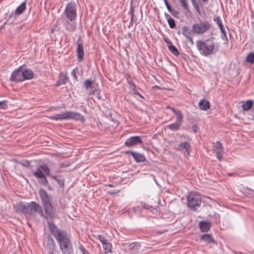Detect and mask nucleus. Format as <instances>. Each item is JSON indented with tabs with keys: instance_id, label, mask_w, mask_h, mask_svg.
<instances>
[{
	"instance_id": "nucleus-1",
	"label": "nucleus",
	"mask_w": 254,
	"mask_h": 254,
	"mask_svg": "<svg viewBox=\"0 0 254 254\" xmlns=\"http://www.w3.org/2000/svg\"><path fill=\"white\" fill-rule=\"evenodd\" d=\"M48 225L50 232L57 241L63 254H73V249L70 235L65 231L59 229L53 222H48Z\"/></svg>"
},
{
	"instance_id": "nucleus-2",
	"label": "nucleus",
	"mask_w": 254,
	"mask_h": 254,
	"mask_svg": "<svg viewBox=\"0 0 254 254\" xmlns=\"http://www.w3.org/2000/svg\"><path fill=\"white\" fill-rule=\"evenodd\" d=\"M213 39V37H211L210 39L204 41H197L196 42L197 49L201 55L207 57L216 54L219 51L220 48L219 43L213 42L210 44L209 43Z\"/></svg>"
},
{
	"instance_id": "nucleus-3",
	"label": "nucleus",
	"mask_w": 254,
	"mask_h": 254,
	"mask_svg": "<svg viewBox=\"0 0 254 254\" xmlns=\"http://www.w3.org/2000/svg\"><path fill=\"white\" fill-rule=\"evenodd\" d=\"M211 27V23L208 21L200 20L198 23L192 26V31L196 34H202L208 31Z\"/></svg>"
},
{
	"instance_id": "nucleus-4",
	"label": "nucleus",
	"mask_w": 254,
	"mask_h": 254,
	"mask_svg": "<svg viewBox=\"0 0 254 254\" xmlns=\"http://www.w3.org/2000/svg\"><path fill=\"white\" fill-rule=\"evenodd\" d=\"M201 203V196L196 193H190L187 197L188 206L193 210L199 207Z\"/></svg>"
},
{
	"instance_id": "nucleus-5",
	"label": "nucleus",
	"mask_w": 254,
	"mask_h": 254,
	"mask_svg": "<svg viewBox=\"0 0 254 254\" xmlns=\"http://www.w3.org/2000/svg\"><path fill=\"white\" fill-rule=\"evenodd\" d=\"M64 14L68 21L72 22L77 16L76 4L73 2L68 3Z\"/></svg>"
},
{
	"instance_id": "nucleus-6",
	"label": "nucleus",
	"mask_w": 254,
	"mask_h": 254,
	"mask_svg": "<svg viewBox=\"0 0 254 254\" xmlns=\"http://www.w3.org/2000/svg\"><path fill=\"white\" fill-rule=\"evenodd\" d=\"M33 212L38 213L42 217L44 216L41 206L35 201L28 203V214L31 215Z\"/></svg>"
},
{
	"instance_id": "nucleus-7",
	"label": "nucleus",
	"mask_w": 254,
	"mask_h": 254,
	"mask_svg": "<svg viewBox=\"0 0 254 254\" xmlns=\"http://www.w3.org/2000/svg\"><path fill=\"white\" fill-rule=\"evenodd\" d=\"M23 65H21L15 69L11 73L10 80L15 82L23 81L22 70Z\"/></svg>"
},
{
	"instance_id": "nucleus-8",
	"label": "nucleus",
	"mask_w": 254,
	"mask_h": 254,
	"mask_svg": "<svg viewBox=\"0 0 254 254\" xmlns=\"http://www.w3.org/2000/svg\"><path fill=\"white\" fill-rule=\"evenodd\" d=\"M142 143L141 137L139 136H133L127 138L125 142V145L128 147H131L137 144Z\"/></svg>"
},
{
	"instance_id": "nucleus-9",
	"label": "nucleus",
	"mask_w": 254,
	"mask_h": 254,
	"mask_svg": "<svg viewBox=\"0 0 254 254\" xmlns=\"http://www.w3.org/2000/svg\"><path fill=\"white\" fill-rule=\"evenodd\" d=\"M213 150L216 153L217 159L220 161L224 154L222 144L220 141H217L213 146Z\"/></svg>"
},
{
	"instance_id": "nucleus-10",
	"label": "nucleus",
	"mask_w": 254,
	"mask_h": 254,
	"mask_svg": "<svg viewBox=\"0 0 254 254\" xmlns=\"http://www.w3.org/2000/svg\"><path fill=\"white\" fill-rule=\"evenodd\" d=\"M45 212L47 215V216L44 215V217L48 218H50L52 219L55 218V210L53 206L52 203L47 204L46 205H43Z\"/></svg>"
},
{
	"instance_id": "nucleus-11",
	"label": "nucleus",
	"mask_w": 254,
	"mask_h": 254,
	"mask_svg": "<svg viewBox=\"0 0 254 254\" xmlns=\"http://www.w3.org/2000/svg\"><path fill=\"white\" fill-rule=\"evenodd\" d=\"M67 120L72 119L75 121H80L82 122L84 121L83 116L80 114L74 112H66Z\"/></svg>"
},
{
	"instance_id": "nucleus-12",
	"label": "nucleus",
	"mask_w": 254,
	"mask_h": 254,
	"mask_svg": "<svg viewBox=\"0 0 254 254\" xmlns=\"http://www.w3.org/2000/svg\"><path fill=\"white\" fill-rule=\"evenodd\" d=\"M15 209L16 212L24 214H28V203H24L22 202H19L15 205Z\"/></svg>"
},
{
	"instance_id": "nucleus-13",
	"label": "nucleus",
	"mask_w": 254,
	"mask_h": 254,
	"mask_svg": "<svg viewBox=\"0 0 254 254\" xmlns=\"http://www.w3.org/2000/svg\"><path fill=\"white\" fill-rule=\"evenodd\" d=\"M77 48L76 49V54L77 60L79 62H81L84 59V51L83 45L81 43H79L78 41L76 42Z\"/></svg>"
},
{
	"instance_id": "nucleus-14",
	"label": "nucleus",
	"mask_w": 254,
	"mask_h": 254,
	"mask_svg": "<svg viewBox=\"0 0 254 254\" xmlns=\"http://www.w3.org/2000/svg\"><path fill=\"white\" fill-rule=\"evenodd\" d=\"M211 226L210 222L201 221L199 222V227L202 232H207L210 230Z\"/></svg>"
},
{
	"instance_id": "nucleus-15",
	"label": "nucleus",
	"mask_w": 254,
	"mask_h": 254,
	"mask_svg": "<svg viewBox=\"0 0 254 254\" xmlns=\"http://www.w3.org/2000/svg\"><path fill=\"white\" fill-rule=\"evenodd\" d=\"M46 241V249L48 251H54L56 247L54 240L50 236H48L47 237Z\"/></svg>"
},
{
	"instance_id": "nucleus-16",
	"label": "nucleus",
	"mask_w": 254,
	"mask_h": 254,
	"mask_svg": "<svg viewBox=\"0 0 254 254\" xmlns=\"http://www.w3.org/2000/svg\"><path fill=\"white\" fill-rule=\"evenodd\" d=\"M178 149L179 150H185L188 155H190V153L191 151L190 144L189 142L187 141L181 143L178 146Z\"/></svg>"
},
{
	"instance_id": "nucleus-17",
	"label": "nucleus",
	"mask_w": 254,
	"mask_h": 254,
	"mask_svg": "<svg viewBox=\"0 0 254 254\" xmlns=\"http://www.w3.org/2000/svg\"><path fill=\"white\" fill-rule=\"evenodd\" d=\"M130 154L131 155L134 160L137 162H143L145 161V157L142 154L135 152H130Z\"/></svg>"
},
{
	"instance_id": "nucleus-18",
	"label": "nucleus",
	"mask_w": 254,
	"mask_h": 254,
	"mask_svg": "<svg viewBox=\"0 0 254 254\" xmlns=\"http://www.w3.org/2000/svg\"><path fill=\"white\" fill-rule=\"evenodd\" d=\"M34 73L31 69L22 70L23 81L33 78Z\"/></svg>"
},
{
	"instance_id": "nucleus-19",
	"label": "nucleus",
	"mask_w": 254,
	"mask_h": 254,
	"mask_svg": "<svg viewBox=\"0 0 254 254\" xmlns=\"http://www.w3.org/2000/svg\"><path fill=\"white\" fill-rule=\"evenodd\" d=\"M128 252L132 254H136L140 248V245L138 243H132L129 245Z\"/></svg>"
},
{
	"instance_id": "nucleus-20",
	"label": "nucleus",
	"mask_w": 254,
	"mask_h": 254,
	"mask_svg": "<svg viewBox=\"0 0 254 254\" xmlns=\"http://www.w3.org/2000/svg\"><path fill=\"white\" fill-rule=\"evenodd\" d=\"M64 26L67 31L71 32H74L76 27L75 23H72L68 19L65 21Z\"/></svg>"
},
{
	"instance_id": "nucleus-21",
	"label": "nucleus",
	"mask_w": 254,
	"mask_h": 254,
	"mask_svg": "<svg viewBox=\"0 0 254 254\" xmlns=\"http://www.w3.org/2000/svg\"><path fill=\"white\" fill-rule=\"evenodd\" d=\"M198 106L200 110L206 111L210 108V103L205 99H202L199 101Z\"/></svg>"
},
{
	"instance_id": "nucleus-22",
	"label": "nucleus",
	"mask_w": 254,
	"mask_h": 254,
	"mask_svg": "<svg viewBox=\"0 0 254 254\" xmlns=\"http://www.w3.org/2000/svg\"><path fill=\"white\" fill-rule=\"evenodd\" d=\"M200 240L207 243L214 244L215 243V241L212 238L211 234H209L202 235L200 237Z\"/></svg>"
},
{
	"instance_id": "nucleus-23",
	"label": "nucleus",
	"mask_w": 254,
	"mask_h": 254,
	"mask_svg": "<svg viewBox=\"0 0 254 254\" xmlns=\"http://www.w3.org/2000/svg\"><path fill=\"white\" fill-rule=\"evenodd\" d=\"M67 116H66V112L58 114L53 116H52L49 117L50 119L59 121V120H67Z\"/></svg>"
},
{
	"instance_id": "nucleus-24",
	"label": "nucleus",
	"mask_w": 254,
	"mask_h": 254,
	"mask_svg": "<svg viewBox=\"0 0 254 254\" xmlns=\"http://www.w3.org/2000/svg\"><path fill=\"white\" fill-rule=\"evenodd\" d=\"M242 103V108L243 110L245 111L250 110L253 106V101L252 100L243 101Z\"/></svg>"
},
{
	"instance_id": "nucleus-25",
	"label": "nucleus",
	"mask_w": 254,
	"mask_h": 254,
	"mask_svg": "<svg viewBox=\"0 0 254 254\" xmlns=\"http://www.w3.org/2000/svg\"><path fill=\"white\" fill-rule=\"evenodd\" d=\"M51 178L57 182L61 188L64 186V180L62 176L58 177L55 175H51Z\"/></svg>"
},
{
	"instance_id": "nucleus-26",
	"label": "nucleus",
	"mask_w": 254,
	"mask_h": 254,
	"mask_svg": "<svg viewBox=\"0 0 254 254\" xmlns=\"http://www.w3.org/2000/svg\"><path fill=\"white\" fill-rule=\"evenodd\" d=\"M26 0L23 2L20 5H19L15 9V13L17 15L21 14L26 9Z\"/></svg>"
},
{
	"instance_id": "nucleus-27",
	"label": "nucleus",
	"mask_w": 254,
	"mask_h": 254,
	"mask_svg": "<svg viewBox=\"0 0 254 254\" xmlns=\"http://www.w3.org/2000/svg\"><path fill=\"white\" fill-rule=\"evenodd\" d=\"M166 18L167 19V21L170 27L173 29L175 27L176 23L174 19L172 18L169 14L165 13V14Z\"/></svg>"
},
{
	"instance_id": "nucleus-28",
	"label": "nucleus",
	"mask_w": 254,
	"mask_h": 254,
	"mask_svg": "<svg viewBox=\"0 0 254 254\" xmlns=\"http://www.w3.org/2000/svg\"><path fill=\"white\" fill-rule=\"evenodd\" d=\"M181 124L175 122L166 126V127L172 131H176L180 129Z\"/></svg>"
},
{
	"instance_id": "nucleus-29",
	"label": "nucleus",
	"mask_w": 254,
	"mask_h": 254,
	"mask_svg": "<svg viewBox=\"0 0 254 254\" xmlns=\"http://www.w3.org/2000/svg\"><path fill=\"white\" fill-rule=\"evenodd\" d=\"M42 169L39 167L37 170L33 173L34 176L38 179H42L46 176L42 172Z\"/></svg>"
},
{
	"instance_id": "nucleus-30",
	"label": "nucleus",
	"mask_w": 254,
	"mask_h": 254,
	"mask_svg": "<svg viewBox=\"0 0 254 254\" xmlns=\"http://www.w3.org/2000/svg\"><path fill=\"white\" fill-rule=\"evenodd\" d=\"M182 34L186 38H189L191 35V31L187 26H184L182 27Z\"/></svg>"
},
{
	"instance_id": "nucleus-31",
	"label": "nucleus",
	"mask_w": 254,
	"mask_h": 254,
	"mask_svg": "<svg viewBox=\"0 0 254 254\" xmlns=\"http://www.w3.org/2000/svg\"><path fill=\"white\" fill-rule=\"evenodd\" d=\"M168 49L170 52H171L175 56H178L179 54V51L177 50V49L172 45V44H171L170 45H169Z\"/></svg>"
},
{
	"instance_id": "nucleus-32",
	"label": "nucleus",
	"mask_w": 254,
	"mask_h": 254,
	"mask_svg": "<svg viewBox=\"0 0 254 254\" xmlns=\"http://www.w3.org/2000/svg\"><path fill=\"white\" fill-rule=\"evenodd\" d=\"M40 168L45 173L46 175L48 176L53 175L51 174L50 168L46 165H42L40 166Z\"/></svg>"
},
{
	"instance_id": "nucleus-33",
	"label": "nucleus",
	"mask_w": 254,
	"mask_h": 254,
	"mask_svg": "<svg viewBox=\"0 0 254 254\" xmlns=\"http://www.w3.org/2000/svg\"><path fill=\"white\" fill-rule=\"evenodd\" d=\"M103 248L105 250V253H108L111 252L112 245L108 241L103 244Z\"/></svg>"
},
{
	"instance_id": "nucleus-34",
	"label": "nucleus",
	"mask_w": 254,
	"mask_h": 254,
	"mask_svg": "<svg viewBox=\"0 0 254 254\" xmlns=\"http://www.w3.org/2000/svg\"><path fill=\"white\" fill-rule=\"evenodd\" d=\"M246 61L250 64L254 63V53H249L246 57Z\"/></svg>"
},
{
	"instance_id": "nucleus-35",
	"label": "nucleus",
	"mask_w": 254,
	"mask_h": 254,
	"mask_svg": "<svg viewBox=\"0 0 254 254\" xmlns=\"http://www.w3.org/2000/svg\"><path fill=\"white\" fill-rule=\"evenodd\" d=\"M83 86L86 89L88 90L93 87V84L90 79H86L83 83Z\"/></svg>"
},
{
	"instance_id": "nucleus-36",
	"label": "nucleus",
	"mask_w": 254,
	"mask_h": 254,
	"mask_svg": "<svg viewBox=\"0 0 254 254\" xmlns=\"http://www.w3.org/2000/svg\"><path fill=\"white\" fill-rule=\"evenodd\" d=\"M182 6L187 11H190V9L187 3V0H179Z\"/></svg>"
},
{
	"instance_id": "nucleus-37",
	"label": "nucleus",
	"mask_w": 254,
	"mask_h": 254,
	"mask_svg": "<svg viewBox=\"0 0 254 254\" xmlns=\"http://www.w3.org/2000/svg\"><path fill=\"white\" fill-rule=\"evenodd\" d=\"M176 115L177 116L176 122L181 124L183 119V116L181 113V111L180 110L178 111V112L176 113Z\"/></svg>"
},
{
	"instance_id": "nucleus-38",
	"label": "nucleus",
	"mask_w": 254,
	"mask_h": 254,
	"mask_svg": "<svg viewBox=\"0 0 254 254\" xmlns=\"http://www.w3.org/2000/svg\"><path fill=\"white\" fill-rule=\"evenodd\" d=\"M39 194L41 200L49 197L48 193L43 189H41L39 190Z\"/></svg>"
},
{
	"instance_id": "nucleus-39",
	"label": "nucleus",
	"mask_w": 254,
	"mask_h": 254,
	"mask_svg": "<svg viewBox=\"0 0 254 254\" xmlns=\"http://www.w3.org/2000/svg\"><path fill=\"white\" fill-rule=\"evenodd\" d=\"M7 108V101L4 100L0 101V109H5Z\"/></svg>"
},
{
	"instance_id": "nucleus-40",
	"label": "nucleus",
	"mask_w": 254,
	"mask_h": 254,
	"mask_svg": "<svg viewBox=\"0 0 254 254\" xmlns=\"http://www.w3.org/2000/svg\"><path fill=\"white\" fill-rule=\"evenodd\" d=\"M79 249L80 250L82 254H88L89 253L88 251L86 250L85 249V248L81 245L79 246Z\"/></svg>"
},
{
	"instance_id": "nucleus-41",
	"label": "nucleus",
	"mask_w": 254,
	"mask_h": 254,
	"mask_svg": "<svg viewBox=\"0 0 254 254\" xmlns=\"http://www.w3.org/2000/svg\"><path fill=\"white\" fill-rule=\"evenodd\" d=\"M97 237L100 241L102 243V245L108 241L102 235H98Z\"/></svg>"
},
{
	"instance_id": "nucleus-42",
	"label": "nucleus",
	"mask_w": 254,
	"mask_h": 254,
	"mask_svg": "<svg viewBox=\"0 0 254 254\" xmlns=\"http://www.w3.org/2000/svg\"><path fill=\"white\" fill-rule=\"evenodd\" d=\"M51 203V202L49 197L47 198L43 199L42 200V203L43 206Z\"/></svg>"
},
{
	"instance_id": "nucleus-43",
	"label": "nucleus",
	"mask_w": 254,
	"mask_h": 254,
	"mask_svg": "<svg viewBox=\"0 0 254 254\" xmlns=\"http://www.w3.org/2000/svg\"><path fill=\"white\" fill-rule=\"evenodd\" d=\"M128 84L129 85V88L132 90L136 88V86L134 82L131 80H128Z\"/></svg>"
},
{
	"instance_id": "nucleus-44",
	"label": "nucleus",
	"mask_w": 254,
	"mask_h": 254,
	"mask_svg": "<svg viewBox=\"0 0 254 254\" xmlns=\"http://www.w3.org/2000/svg\"><path fill=\"white\" fill-rule=\"evenodd\" d=\"M42 180L40 182V183L43 185L44 186H47L48 185V180L46 179V176L44 178H42V179H41Z\"/></svg>"
},
{
	"instance_id": "nucleus-45",
	"label": "nucleus",
	"mask_w": 254,
	"mask_h": 254,
	"mask_svg": "<svg viewBox=\"0 0 254 254\" xmlns=\"http://www.w3.org/2000/svg\"><path fill=\"white\" fill-rule=\"evenodd\" d=\"M51 170L52 172L55 173H58L60 172V169L56 167V166H51Z\"/></svg>"
},
{
	"instance_id": "nucleus-46",
	"label": "nucleus",
	"mask_w": 254,
	"mask_h": 254,
	"mask_svg": "<svg viewBox=\"0 0 254 254\" xmlns=\"http://www.w3.org/2000/svg\"><path fill=\"white\" fill-rule=\"evenodd\" d=\"M128 13L131 16V19H130V23H131L133 21V16H134V14H133V8L132 6L130 7V10L128 12Z\"/></svg>"
},
{
	"instance_id": "nucleus-47",
	"label": "nucleus",
	"mask_w": 254,
	"mask_h": 254,
	"mask_svg": "<svg viewBox=\"0 0 254 254\" xmlns=\"http://www.w3.org/2000/svg\"><path fill=\"white\" fill-rule=\"evenodd\" d=\"M164 1V3L165 4V5L167 8V9L168 10V11L169 12H171L172 11V10H173V9L171 7L170 5H169V4L168 3V1H167V0H163Z\"/></svg>"
},
{
	"instance_id": "nucleus-48",
	"label": "nucleus",
	"mask_w": 254,
	"mask_h": 254,
	"mask_svg": "<svg viewBox=\"0 0 254 254\" xmlns=\"http://www.w3.org/2000/svg\"><path fill=\"white\" fill-rule=\"evenodd\" d=\"M214 21L216 22L217 25L222 22V20L219 16H214L213 18Z\"/></svg>"
},
{
	"instance_id": "nucleus-49",
	"label": "nucleus",
	"mask_w": 254,
	"mask_h": 254,
	"mask_svg": "<svg viewBox=\"0 0 254 254\" xmlns=\"http://www.w3.org/2000/svg\"><path fill=\"white\" fill-rule=\"evenodd\" d=\"M191 129L194 133H196L199 130V127L197 125H193L191 127Z\"/></svg>"
},
{
	"instance_id": "nucleus-50",
	"label": "nucleus",
	"mask_w": 254,
	"mask_h": 254,
	"mask_svg": "<svg viewBox=\"0 0 254 254\" xmlns=\"http://www.w3.org/2000/svg\"><path fill=\"white\" fill-rule=\"evenodd\" d=\"M132 91L134 94L139 96L141 98L144 99V97L139 93V92L136 89V88L132 90Z\"/></svg>"
},
{
	"instance_id": "nucleus-51",
	"label": "nucleus",
	"mask_w": 254,
	"mask_h": 254,
	"mask_svg": "<svg viewBox=\"0 0 254 254\" xmlns=\"http://www.w3.org/2000/svg\"><path fill=\"white\" fill-rule=\"evenodd\" d=\"M78 68L76 67L75 69H73V70L71 71V75L74 77V78L77 80V76L75 73V70H77Z\"/></svg>"
},
{
	"instance_id": "nucleus-52",
	"label": "nucleus",
	"mask_w": 254,
	"mask_h": 254,
	"mask_svg": "<svg viewBox=\"0 0 254 254\" xmlns=\"http://www.w3.org/2000/svg\"><path fill=\"white\" fill-rule=\"evenodd\" d=\"M193 7L197 13L200 12V8L198 3L195 4Z\"/></svg>"
},
{
	"instance_id": "nucleus-53",
	"label": "nucleus",
	"mask_w": 254,
	"mask_h": 254,
	"mask_svg": "<svg viewBox=\"0 0 254 254\" xmlns=\"http://www.w3.org/2000/svg\"><path fill=\"white\" fill-rule=\"evenodd\" d=\"M170 12L171 13V14H172L173 16H174V17H177V15H178V14H179V13H178V12L177 11L175 10H174V9H173V10H172V11H171V12Z\"/></svg>"
},
{
	"instance_id": "nucleus-54",
	"label": "nucleus",
	"mask_w": 254,
	"mask_h": 254,
	"mask_svg": "<svg viewBox=\"0 0 254 254\" xmlns=\"http://www.w3.org/2000/svg\"><path fill=\"white\" fill-rule=\"evenodd\" d=\"M220 31L221 32V33L223 34V35H224V36H225V37H226V31H225V29L224 28H221V29H220Z\"/></svg>"
},
{
	"instance_id": "nucleus-55",
	"label": "nucleus",
	"mask_w": 254,
	"mask_h": 254,
	"mask_svg": "<svg viewBox=\"0 0 254 254\" xmlns=\"http://www.w3.org/2000/svg\"><path fill=\"white\" fill-rule=\"evenodd\" d=\"M164 41L167 43V44H168L169 45H170L171 44H172V43L170 42V41L169 40V39L167 38H164Z\"/></svg>"
},
{
	"instance_id": "nucleus-56",
	"label": "nucleus",
	"mask_w": 254,
	"mask_h": 254,
	"mask_svg": "<svg viewBox=\"0 0 254 254\" xmlns=\"http://www.w3.org/2000/svg\"><path fill=\"white\" fill-rule=\"evenodd\" d=\"M16 15H17V13H15V11L14 12H12L10 14L9 18L15 17Z\"/></svg>"
},
{
	"instance_id": "nucleus-57",
	"label": "nucleus",
	"mask_w": 254,
	"mask_h": 254,
	"mask_svg": "<svg viewBox=\"0 0 254 254\" xmlns=\"http://www.w3.org/2000/svg\"><path fill=\"white\" fill-rule=\"evenodd\" d=\"M174 114H176L178 111H180V110H176L175 108L172 107V108L170 109Z\"/></svg>"
},
{
	"instance_id": "nucleus-58",
	"label": "nucleus",
	"mask_w": 254,
	"mask_h": 254,
	"mask_svg": "<svg viewBox=\"0 0 254 254\" xmlns=\"http://www.w3.org/2000/svg\"><path fill=\"white\" fill-rule=\"evenodd\" d=\"M174 114H176L178 111H180V110H176L175 108L172 107V108L170 109Z\"/></svg>"
},
{
	"instance_id": "nucleus-59",
	"label": "nucleus",
	"mask_w": 254,
	"mask_h": 254,
	"mask_svg": "<svg viewBox=\"0 0 254 254\" xmlns=\"http://www.w3.org/2000/svg\"><path fill=\"white\" fill-rule=\"evenodd\" d=\"M22 165L24 166L27 167L29 166L30 163L28 161H26L23 164H22Z\"/></svg>"
},
{
	"instance_id": "nucleus-60",
	"label": "nucleus",
	"mask_w": 254,
	"mask_h": 254,
	"mask_svg": "<svg viewBox=\"0 0 254 254\" xmlns=\"http://www.w3.org/2000/svg\"><path fill=\"white\" fill-rule=\"evenodd\" d=\"M191 0V3L193 6H194L195 4L198 3L197 2V1H196V0Z\"/></svg>"
},
{
	"instance_id": "nucleus-61",
	"label": "nucleus",
	"mask_w": 254,
	"mask_h": 254,
	"mask_svg": "<svg viewBox=\"0 0 254 254\" xmlns=\"http://www.w3.org/2000/svg\"><path fill=\"white\" fill-rule=\"evenodd\" d=\"M142 207L146 209H149V207H148V205L145 204V203H144L143 205H142Z\"/></svg>"
},
{
	"instance_id": "nucleus-62",
	"label": "nucleus",
	"mask_w": 254,
	"mask_h": 254,
	"mask_svg": "<svg viewBox=\"0 0 254 254\" xmlns=\"http://www.w3.org/2000/svg\"><path fill=\"white\" fill-rule=\"evenodd\" d=\"M218 27H219V29H221V28H222H222H224V26H223V24H222V22H220V23H219V24L218 25Z\"/></svg>"
},
{
	"instance_id": "nucleus-63",
	"label": "nucleus",
	"mask_w": 254,
	"mask_h": 254,
	"mask_svg": "<svg viewBox=\"0 0 254 254\" xmlns=\"http://www.w3.org/2000/svg\"><path fill=\"white\" fill-rule=\"evenodd\" d=\"M187 39H188L189 40V41L192 44L193 43V40L192 39V38L191 37V36H190L189 37V38H187Z\"/></svg>"
},
{
	"instance_id": "nucleus-64",
	"label": "nucleus",
	"mask_w": 254,
	"mask_h": 254,
	"mask_svg": "<svg viewBox=\"0 0 254 254\" xmlns=\"http://www.w3.org/2000/svg\"><path fill=\"white\" fill-rule=\"evenodd\" d=\"M108 193L110 194H115L116 193V192L115 191H109Z\"/></svg>"
}]
</instances>
